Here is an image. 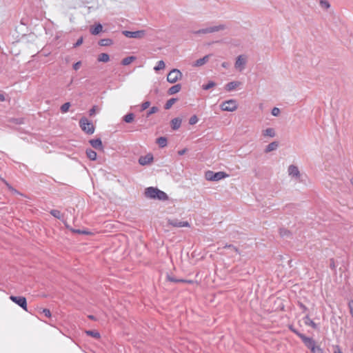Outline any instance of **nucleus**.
Segmentation results:
<instances>
[{"label": "nucleus", "mask_w": 353, "mask_h": 353, "mask_svg": "<svg viewBox=\"0 0 353 353\" xmlns=\"http://www.w3.org/2000/svg\"><path fill=\"white\" fill-rule=\"evenodd\" d=\"M145 195L147 198L160 201H166L168 199L166 193L153 187L147 188L145 190Z\"/></svg>", "instance_id": "obj_1"}, {"label": "nucleus", "mask_w": 353, "mask_h": 353, "mask_svg": "<svg viewBox=\"0 0 353 353\" xmlns=\"http://www.w3.org/2000/svg\"><path fill=\"white\" fill-rule=\"evenodd\" d=\"M228 176L229 175L224 172H214L209 170L207 171L205 174V177L208 181H217Z\"/></svg>", "instance_id": "obj_2"}, {"label": "nucleus", "mask_w": 353, "mask_h": 353, "mask_svg": "<svg viewBox=\"0 0 353 353\" xmlns=\"http://www.w3.org/2000/svg\"><path fill=\"white\" fill-rule=\"evenodd\" d=\"M225 28H226V26L224 24H219L218 26H213L208 27L205 28H202V29H200L196 31H194L193 34H201L212 33V32L223 30Z\"/></svg>", "instance_id": "obj_3"}, {"label": "nucleus", "mask_w": 353, "mask_h": 353, "mask_svg": "<svg viewBox=\"0 0 353 353\" xmlns=\"http://www.w3.org/2000/svg\"><path fill=\"white\" fill-rule=\"evenodd\" d=\"M238 108V103L235 99H229L222 102L220 108L223 111L234 112Z\"/></svg>", "instance_id": "obj_4"}, {"label": "nucleus", "mask_w": 353, "mask_h": 353, "mask_svg": "<svg viewBox=\"0 0 353 353\" xmlns=\"http://www.w3.org/2000/svg\"><path fill=\"white\" fill-rule=\"evenodd\" d=\"M79 125L81 130L88 134H92L94 132V127L92 122L89 121L85 117H83L79 121Z\"/></svg>", "instance_id": "obj_5"}, {"label": "nucleus", "mask_w": 353, "mask_h": 353, "mask_svg": "<svg viewBox=\"0 0 353 353\" xmlns=\"http://www.w3.org/2000/svg\"><path fill=\"white\" fill-rule=\"evenodd\" d=\"M248 63V57L245 54L239 55L234 63V68L239 72H242L245 70Z\"/></svg>", "instance_id": "obj_6"}, {"label": "nucleus", "mask_w": 353, "mask_h": 353, "mask_svg": "<svg viewBox=\"0 0 353 353\" xmlns=\"http://www.w3.org/2000/svg\"><path fill=\"white\" fill-rule=\"evenodd\" d=\"M183 77L181 72L178 69H172L167 76V81L170 83H174Z\"/></svg>", "instance_id": "obj_7"}, {"label": "nucleus", "mask_w": 353, "mask_h": 353, "mask_svg": "<svg viewBox=\"0 0 353 353\" xmlns=\"http://www.w3.org/2000/svg\"><path fill=\"white\" fill-rule=\"evenodd\" d=\"M122 34L128 38L142 39L145 36L146 32L144 30L134 32L124 30L122 32Z\"/></svg>", "instance_id": "obj_8"}, {"label": "nucleus", "mask_w": 353, "mask_h": 353, "mask_svg": "<svg viewBox=\"0 0 353 353\" xmlns=\"http://www.w3.org/2000/svg\"><path fill=\"white\" fill-rule=\"evenodd\" d=\"M10 299L14 303L17 304L24 310L28 311L26 299L23 296H10Z\"/></svg>", "instance_id": "obj_9"}, {"label": "nucleus", "mask_w": 353, "mask_h": 353, "mask_svg": "<svg viewBox=\"0 0 353 353\" xmlns=\"http://www.w3.org/2000/svg\"><path fill=\"white\" fill-rule=\"evenodd\" d=\"M288 172L289 176L296 179H299L301 175L298 167L294 165H290L288 167Z\"/></svg>", "instance_id": "obj_10"}, {"label": "nucleus", "mask_w": 353, "mask_h": 353, "mask_svg": "<svg viewBox=\"0 0 353 353\" xmlns=\"http://www.w3.org/2000/svg\"><path fill=\"white\" fill-rule=\"evenodd\" d=\"M168 223L176 228L190 227V224L188 221H182L178 219L169 220Z\"/></svg>", "instance_id": "obj_11"}, {"label": "nucleus", "mask_w": 353, "mask_h": 353, "mask_svg": "<svg viewBox=\"0 0 353 353\" xmlns=\"http://www.w3.org/2000/svg\"><path fill=\"white\" fill-rule=\"evenodd\" d=\"M241 85V82L237 81H233L229 82L225 85V89L228 92H231L236 90L238 87Z\"/></svg>", "instance_id": "obj_12"}, {"label": "nucleus", "mask_w": 353, "mask_h": 353, "mask_svg": "<svg viewBox=\"0 0 353 353\" xmlns=\"http://www.w3.org/2000/svg\"><path fill=\"white\" fill-rule=\"evenodd\" d=\"M153 161V156L151 154H148L145 156H142L139 159V164L145 165L150 164Z\"/></svg>", "instance_id": "obj_13"}, {"label": "nucleus", "mask_w": 353, "mask_h": 353, "mask_svg": "<svg viewBox=\"0 0 353 353\" xmlns=\"http://www.w3.org/2000/svg\"><path fill=\"white\" fill-rule=\"evenodd\" d=\"M305 345L310 349L311 352L313 353H319L321 352V350L319 347L316 346L315 344V341L312 339L310 341H307Z\"/></svg>", "instance_id": "obj_14"}, {"label": "nucleus", "mask_w": 353, "mask_h": 353, "mask_svg": "<svg viewBox=\"0 0 353 353\" xmlns=\"http://www.w3.org/2000/svg\"><path fill=\"white\" fill-rule=\"evenodd\" d=\"M209 58H210V55H205L204 56L203 58H201V59H197L193 64L192 65L194 67H200V66H202L204 64H205L208 60H209Z\"/></svg>", "instance_id": "obj_15"}, {"label": "nucleus", "mask_w": 353, "mask_h": 353, "mask_svg": "<svg viewBox=\"0 0 353 353\" xmlns=\"http://www.w3.org/2000/svg\"><path fill=\"white\" fill-rule=\"evenodd\" d=\"M181 121H182V120L180 118L177 117V118L173 119L171 121V126H172V130H178L181 125Z\"/></svg>", "instance_id": "obj_16"}, {"label": "nucleus", "mask_w": 353, "mask_h": 353, "mask_svg": "<svg viewBox=\"0 0 353 353\" xmlns=\"http://www.w3.org/2000/svg\"><path fill=\"white\" fill-rule=\"evenodd\" d=\"M90 143L95 149H102V142L100 139H92L90 141Z\"/></svg>", "instance_id": "obj_17"}, {"label": "nucleus", "mask_w": 353, "mask_h": 353, "mask_svg": "<svg viewBox=\"0 0 353 353\" xmlns=\"http://www.w3.org/2000/svg\"><path fill=\"white\" fill-rule=\"evenodd\" d=\"M279 144L276 141L272 142L266 146L265 149V152L268 153L272 151L276 150Z\"/></svg>", "instance_id": "obj_18"}, {"label": "nucleus", "mask_w": 353, "mask_h": 353, "mask_svg": "<svg viewBox=\"0 0 353 353\" xmlns=\"http://www.w3.org/2000/svg\"><path fill=\"white\" fill-rule=\"evenodd\" d=\"M181 84H176V85L172 86L171 88H170L168 92L170 95L174 94L179 92L181 90Z\"/></svg>", "instance_id": "obj_19"}, {"label": "nucleus", "mask_w": 353, "mask_h": 353, "mask_svg": "<svg viewBox=\"0 0 353 353\" xmlns=\"http://www.w3.org/2000/svg\"><path fill=\"white\" fill-rule=\"evenodd\" d=\"M103 27L101 24L98 23L94 27H92L90 28V32L93 35H97L99 34L102 31Z\"/></svg>", "instance_id": "obj_20"}, {"label": "nucleus", "mask_w": 353, "mask_h": 353, "mask_svg": "<svg viewBox=\"0 0 353 353\" xmlns=\"http://www.w3.org/2000/svg\"><path fill=\"white\" fill-rule=\"evenodd\" d=\"M263 135L265 137H274L276 135L274 128H268L263 131Z\"/></svg>", "instance_id": "obj_21"}, {"label": "nucleus", "mask_w": 353, "mask_h": 353, "mask_svg": "<svg viewBox=\"0 0 353 353\" xmlns=\"http://www.w3.org/2000/svg\"><path fill=\"white\" fill-rule=\"evenodd\" d=\"M135 59H136V57H134V56L127 57L124 58V59L122 60L121 63H122L123 65H130V64L132 61H134Z\"/></svg>", "instance_id": "obj_22"}, {"label": "nucleus", "mask_w": 353, "mask_h": 353, "mask_svg": "<svg viewBox=\"0 0 353 353\" xmlns=\"http://www.w3.org/2000/svg\"><path fill=\"white\" fill-rule=\"evenodd\" d=\"M86 154L89 159L94 161L97 159V153L92 150H86Z\"/></svg>", "instance_id": "obj_23"}, {"label": "nucleus", "mask_w": 353, "mask_h": 353, "mask_svg": "<svg viewBox=\"0 0 353 353\" xmlns=\"http://www.w3.org/2000/svg\"><path fill=\"white\" fill-rule=\"evenodd\" d=\"M110 60V57L106 53H101L99 55L98 61L101 62H108Z\"/></svg>", "instance_id": "obj_24"}, {"label": "nucleus", "mask_w": 353, "mask_h": 353, "mask_svg": "<svg viewBox=\"0 0 353 353\" xmlns=\"http://www.w3.org/2000/svg\"><path fill=\"white\" fill-rule=\"evenodd\" d=\"M157 143L161 148H163L167 145V139L163 137H161L157 139Z\"/></svg>", "instance_id": "obj_25"}, {"label": "nucleus", "mask_w": 353, "mask_h": 353, "mask_svg": "<svg viewBox=\"0 0 353 353\" xmlns=\"http://www.w3.org/2000/svg\"><path fill=\"white\" fill-rule=\"evenodd\" d=\"M304 322L306 325H310L314 329L317 328V325L312 319H310L307 316H305V318L304 319Z\"/></svg>", "instance_id": "obj_26"}, {"label": "nucleus", "mask_w": 353, "mask_h": 353, "mask_svg": "<svg viewBox=\"0 0 353 353\" xmlns=\"http://www.w3.org/2000/svg\"><path fill=\"white\" fill-rule=\"evenodd\" d=\"M134 118V115L133 113H128L123 117V120L125 122L130 123L133 121Z\"/></svg>", "instance_id": "obj_27"}, {"label": "nucleus", "mask_w": 353, "mask_h": 353, "mask_svg": "<svg viewBox=\"0 0 353 353\" xmlns=\"http://www.w3.org/2000/svg\"><path fill=\"white\" fill-rule=\"evenodd\" d=\"M165 67V64L163 61L161 60L157 62V65L154 68V70L157 72L161 70H163Z\"/></svg>", "instance_id": "obj_28"}, {"label": "nucleus", "mask_w": 353, "mask_h": 353, "mask_svg": "<svg viewBox=\"0 0 353 353\" xmlns=\"http://www.w3.org/2000/svg\"><path fill=\"white\" fill-rule=\"evenodd\" d=\"M85 333L87 334V335L92 336L95 339L100 338L99 332L96 330H88L85 332Z\"/></svg>", "instance_id": "obj_29"}, {"label": "nucleus", "mask_w": 353, "mask_h": 353, "mask_svg": "<svg viewBox=\"0 0 353 353\" xmlns=\"http://www.w3.org/2000/svg\"><path fill=\"white\" fill-rule=\"evenodd\" d=\"M176 101V99H174V98H172L170 99H169L166 103L165 104V110H169L171 108V107L174 104V103Z\"/></svg>", "instance_id": "obj_30"}, {"label": "nucleus", "mask_w": 353, "mask_h": 353, "mask_svg": "<svg viewBox=\"0 0 353 353\" xmlns=\"http://www.w3.org/2000/svg\"><path fill=\"white\" fill-rule=\"evenodd\" d=\"M50 214L54 216L55 218H57L59 219H61L62 218V214L60 211L57 210H52L50 211Z\"/></svg>", "instance_id": "obj_31"}, {"label": "nucleus", "mask_w": 353, "mask_h": 353, "mask_svg": "<svg viewBox=\"0 0 353 353\" xmlns=\"http://www.w3.org/2000/svg\"><path fill=\"white\" fill-rule=\"evenodd\" d=\"M70 107V103L69 102L65 103L61 106V111L63 113H65L68 111Z\"/></svg>", "instance_id": "obj_32"}, {"label": "nucleus", "mask_w": 353, "mask_h": 353, "mask_svg": "<svg viewBox=\"0 0 353 353\" xmlns=\"http://www.w3.org/2000/svg\"><path fill=\"white\" fill-rule=\"evenodd\" d=\"M215 86V83L213 81H209L207 84L203 85L202 88L205 90H208Z\"/></svg>", "instance_id": "obj_33"}, {"label": "nucleus", "mask_w": 353, "mask_h": 353, "mask_svg": "<svg viewBox=\"0 0 353 353\" xmlns=\"http://www.w3.org/2000/svg\"><path fill=\"white\" fill-rule=\"evenodd\" d=\"M159 110L158 108L156 106L152 107L150 110L147 113V117H150L151 114L157 112Z\"/></svg>", "instance_id": "obj_34"}, {"label": "nucleus", "mask_w": 353, "mask_h": 353, "mask_svg": "<svg viewBox=\"0 0 353 353\" xmlns=\"http://www.w3.org/2000/svg\"><path fill=\"white\" fill-rule=\"evenodd\" d=\"M199 119L196 115L192 116L189 119V123L190 125H194L198 122Z\"/></svg>", "instance_id": "obj_35"}, {"label": "nucleus", "mask_w": 353, "mask_h": 353, "mask_svg": "<svg viewBox=\"0 0 353 353\" xmlns=\"http://www.w3.org/2000/svg\"><path fill=\"white\" fill-rule=\"evenodd\" d=\"M297 334L302 339V341H303V343L305 344H306L307 343V341H310V339H312L310 337L305 336L304 334H299V333H298Z\"/></svg>", "instance_id": "obj_36"}, {"label": "nucleus", "mask_w": 353, "mask_h": 353, "mask_svg": "<svg viewBox=\"0 0 353 353\" xmlns=\"http://www.w3.org/2000/svg\"><path fill=\"white\" fill-rule=\"evenodd\" d=\"M320 5L322 8L327 9L330 8V5L328 1L325 0H321Z\"/></svg>", "instance_id": "obj_37"}, {"label": "nucleus", "mask_w": 353, "mask_h": 353, "mask_svg": "<svg viewBox=\"0 0 353 353\" xmlns=\"http://www.w3.org/2000/svg\"><path fill=\"white\" fill-rule=\"evenodd\" d=\"M281 111H280V109L278 108H274L272 110V114L273 116H275V117H277L279 115Z\"/></svg>", "instance_id": "obj_38"}, {"label": "nucleus", "mask_w": 353, "mask_h": 353, "mask_svg": "<svg viewBox=\"0 0 353 353\" xmlns=\"http://www.w3.org/2000/svg\"><path fill=\"white\" fill-rule=\"evenodd\" d=\"M348 307L350 310V313L351 316L353 317V301L352 300L349 301Z\"/></svg>", "instance_id": "obj_39"}, {"label": "nucleus", "mask_w": 353, "mask_h": 353, "mask_svg": "<svg viewBox=\"0 0 353 353\" xmlns=\"http://www.w3.org/2000/svg\"><path fill=\"white\" fill-rule=\"evenodd\" d=\"M224 248L230 249V250L234 251L235 252H238V249L232 245H226Z\"/></svg>", "instance_id": "obj_40"}, {"label": "nucleus", "mask_w": 353, "mask_h": 353, "mask_svg": "<svg viewBox=\"0 0 353 353\" xmlns=\"http://www.w3.org/2000/svg\"><path fill=\"white\" fill-rule=\"evenodd\" d=\"M150 103L149 101H145L141 104V110H145L148 108H149Z\"/></svg>", "instance_id": "obj_41"}, {"label": "nucleus", "mask_w": 353, "mask_h": 353, "mask_svg": "<svg viewBox=\"0 0 353 353\" xmlns=\"http://www.w3.org/2000/svg\"><path fill=\"white\" fill-rule=\"evenodd\" d=\"M42 313L47 317H50L51 316V312L50 311V310L48 309H43L42 310Z\"/></svg>", "instance_id": "obj_42"}, {"label": "nucleus", "mask_w": 353, "mask_h": 353, "mask_svg": "<svg viewBox=\"0 0 353 353\" xmlns=\"http://www.w3.org/2000/svg\"><path fill=\"white\" fill-rule=\"evenodd\" d=\"M82 43H83V38H82V37H81V38H79V39L77 41V42L74 44V48H77V47H78V46H81Z\"/></svg>", "instance_id": "obj_43"}, {"label": "nucleus", "mask_w": 353, "mask_h": 353, "mask_svg": "<svg viewBox=\"0 0 353 353\" xmlns=\"http://www.w3.org/2000/svg\"><path fill=\"white\" fill-rule=\"evenodd\" d=\"M81 65V62L78 61L73 65V69L75 70H78Z\"/></svg>", "instance_id": "obj_44"}, {"label": "nucleus", "mask_w": 353, "mask_h": 353, "mask_svg": "<svg viewBox=\"0 0 353 353\" xmlns=\"http://www.w3.org/2000/svg\"><path fill=\"white\" fill-rule=\"evenodd\" d=\"M169 280L171 281H173V282H188V281L176 280V279H173V278H169ZM188 283H192V281H188Z\"/></svg>", "instance_id": "obj_45"}, {"label": "nucleus", "mask_w": 353, "mask_h": 353, "mask_svg": "<svg viewBox=\"0 0 353 353\" xmlns=\"http://www.w3.org/2000/svg\"><path fill=\"white\" fill-rule=\"evenodd\" d=\"M110 40L108 39H103L101 41L100 44L101 46H107Z\"/></svg>", "instance_id": "obj_46"}, {"label": "nucleus", "mask_w": 353, "mask_h": 353, "mask_svg": "<svg viewBox=\"0 0 353 353\" xmlns=\"http://www.w3.org/2000/svg\"><path fill=\"white\" fill-rule=\"evenodd\" d=\"M95 111H96V107L94 106L92 109L90 110L89 111V114L90 116H92L95 114Z\"/></svg>", "instance_id": "obj_47"}, {"label": "nucleus", "mask_w": 353, "mask_h": 353, "mask_svg": "<svg viewBox=\"0 0 353 353\" xmlns=\"http://www.w3.org/2000/svg\"><path fill=\"white\" fill-rule=\"evenodd\" d=\"M280 234L281 236L288 235L290 232L288 230H281Z\"/></svg>", "instance_id": "obj_48"}, {"label": "nucleus", "mask_w": 353, "mask_h": 353, "mask_svg": "<svg viewBox=\"0 0 353 353\" xmlns=\"http://www.w3.org/2000/svg\"><path fill=\"white\" fill-rule=\"evenodd\" d=\"M334 353H342V352L339 346H336L334 347Z\"/></svg>", "instance_id": "obj_49"}, {"label": "nucleus", "mask_w": 353, "mask_h": 353, "mask_svg": "<svg viewBox=\"0 0 353 353\" xmlns=\"http://www.w3.org/2000/svg\"><path fill=\"white\" fill-rule=\"evenodd\" d=\"M230 64L228 62H223L221 64V66L224 68H228L229 67Z\"/></svg>", "instance_id": "obj_50"}, {"label": "nucleus", "mask_w": 353, "mask_h": 353, "mask_svg": "<svg viewBox=\"0 0 353 353\" xmlns=\"http://www.w3.org/2000/svg\"><path fill=\"white\" fill-rule=\"evenodd\" d=\"M186 150H187L186 149H183V150L178 151L179 155H180V156L183 155L186 152Z\"/></svg>", "instance_id": "obj_51"}, {"label": "nucleus", "mask_w": 353, "mask_h": 353, "mask_svg": "<svg viewBox=\"0 0 353 353\" xmlns=\"http://www.w3.org/2000/svg\"><path fill=\"white\" fill-rule=\"evenodd\" d=\"M74 232H77V233H79V234H88L87 232L85 231H81V230H74Z\"/></svg>", "instance_id": "obj_52"}, {"label": "nucleus", "mask_w": 353, "mask_h": 353, "mask_svg": "<svg viewBox=\"0 0 353 353\" xmlns=\"http://www.w3.org/2000/svg\"><path fill=\"white\" fill-rule=\"evenodd\" d=\"M5 100V96L3 94H0V101H4Z\"/></svg>", "instance_id": "obj_53"}, {"label": "nucleus", "mask_w": 353, "mask_h": 353, "mask_svg": "<svg viewBox=\"0 0 353 353\" xmlns=\"http://www.w3.org/2000/svg\"><path fill=\"white\" fill-rule=\"evenodd\" d=\"M330 266H331V268H335V265H334V263H332V264L330 265Z\"/></svg>", "instance_id": "obj_54"}, {"label": "nucleus", "mask_w": 353, "mask_h": 353, "mask_svg": "<svg viewBox=\"0 0 353 353\" xmlns=\"http://www.w3.org/2000/svg\"><path fill=\"white\" fill-rule=\"evenodd\" d=\"M89 318L91 319H94V316H89Z\"/></svg>", "instance_id": "obj_55"}, {"label": "nucleus", "mask_w": 353, "mask_h": 353, "mask_svg": "<svg viewBox=\"0 0 353 353\" xmlns=\"http://www.w3.org/2000/svg\"><path fill=\"white\" fill-rule=\"evenodd\" d=\"M350 181H351L352 185H353V179H352Z\"/></svg>", "instance_id": "obj_56"}]
</instances>
